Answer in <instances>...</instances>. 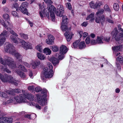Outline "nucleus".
Here are the masks:
<instances>
[{
  "mask_svg": "<svg viewBox=\"0 0 123 123\" xmlns=\"http://www.w3.org/2000/svg\"><path fill=\"white\" fill-rule=\"evenodd\" d=\"M1 80L4 82H9L12 84H13L16 86H17L18 83L19 82V80H18L13 79L11 75L8 76L6 75L5 76L2 75L0 78Z\"/></svg>",
  "mask_w": 123,
  "mask_h": 123,
  "instance_id": "8",
  "label": "nucleus"
},
{
  "mask_svg": "<svg viewBox=\"0 0 123 123\" xmlns=\"http://www.w3.org/2000/svg\"><path fill=\"white\" fill-rule=\"evenodd\" d=\"M29 75V76L31 78H32V77L33 76V73L32 71H31L30 70V71Z\"/></svg>",
  "mask_w": 123,
  "mask_h": 123,
  "instance_id": "63",
  "label": "nucleus"
},
{
  "mask_svg": "<svg viewBox=\"0 0 123 123\" xmlns=\"http://www.w3.org/2000/svg\"><path fill=\"white\" fill-rule=\"evenodd\" d=\"M119 30L122 33H120L118 34L119 32L116 28L114 29L111 33L113 37L115 38L116 41V43L117 44L121 43L122 42V40H123V29L121 28Z\"/></svg>",
  "mask_w": 123,
  "mask_h": 123,
  "instance_id": "4",
  "label": "nucleus"
},
{
  "mask_svg": "<svg viewBox=\"0 0 123 123\" xmlns=\"http://www.w3.org/2000/svg\"><path fill=\"white\" fill-rule=\"evenodd\" d=\"M113 8L116 11H118L119 9L118 5L117 3H115L113 5Z\"/></svg>",
  "mask_w": 123,
  "mask_h": 123,
  "instance_id": "41",
  "label": "nucleus"
},
{
  "mask_svg": "<svg viewBox=\"0 0 123 123\" xmlns=\"http://www.w3.org/2000/svg\"><path fill=\"white\" fill-rule=\"evenodd\" d=\"M0 22L5 28L7 29L8 31H9V30H8V28H7L8 27L7 25H8L9 26V27H11L12 26V24L9 21L5 20V22H4L3 20L2 19L0 20Z\"/></svg>",
  "mask_w": 123,
  "mask_h": 123,
  "instance_id": "16",
  "label": "nucleus"
},
{
  "mask_svg": "<svg viewBox=\"0 0 123 123\" xmlns=\"http://www.w3.org/2000/svg\"><path fill=\"white\" fill-rule=\"evenodd\" d=\"M18 4L17 3H15L13 4V7L15 8H17L18 7Z\"/></svg>",
  "mask_w": 123,
  "mask_h": 123,
  "instance_id": "61",
  "label": "nucleus"
},
{
  "mask_svg": "<svg viewBox=\"0 0 123 123\" xmlns=\"http://www.w3.org/2000/svg\"><path fill=\"white\" fill-rule=\"evenodd\" d=\"M10 31L11 34L14 35L16 37H18V34L16 33L13 30H11L10 29Z\"/></svg>",
  "mask_w": 123,
  "mask_h": 123,
  "instance_id": "51",
  "label": "nucleus"
},
{
  "mask_svg": "<svg viewBox=\"0 0 123 123\" xmlns=\"http://www.w3.org/2000/svg\"><path fill=\"white\" fill-rule=\"evenodd\" d=\"M66 5L68 7L69 10H71L72 9V7L71 6L70 3H67Z\"/></svg>",
  "mask_w": 123,
  "mask_h": 123,
  "instance_id": "57",
  "label": "nucleus"
},
{
  "mask_svg": "<svg viewBox=\"0 0 123 123\" xmlns=\"http://www.w3.org/2000/svg\"><path fill=\"white\" fill-rule=\"evenodd\" d=\"M40 64V62L39 61H35L32 62V68L33 69H35Z\"/></svg>",
  "mask_w": 123,
  "mask_h": 123,
  "instance_id": "26",
  "label": "nucleus"
},
{
  "mask_svg": "<svg viewBox=\"0 0 123 123\" xmlns=\"http://www.w3.org/2000/svg\"><path fill=\"white\" fill-rule=\"evenodd\" d=\"M14 102L13 100L11 99H10L9 100H8L6 102H4L3 104V105H6L9 104H14Z\"/></svg>",
  "mask_w": 123,
  "mask_h": 123,
  "instance_id": "31",
  "label": "nucleus"
},
{
  "mask_svg": "<svg viewBox=\"0 0 123 123\" xmlns=\"http://www.w3.org/2000/svg\"><path fill=\"white\" fill-rule=\"evenodd\" d=\"M85 41L86 44H89L91 42L90 41V38L89 37H87Z\"/></svg>",
  "mask_w": 123,
  "mask_h": 123,
  "instance_id": "53",
  "label": "nucleus"
},
{
  "mask_svg": "<svg viewBox=\"0 0 123 123\" xmlns=\"http://www.w3.org/2000/svg\"><path fill=\"white\" fill-rule=\"evenodd\" d=\"M40 9V10L39 11V14L42 19L43 18V14L44 13L45 10V8L43 5L40 6L39 5Z\"/></svg>",
  "mask_w": 123,
  "mask_h": 123,
  "instance_id": "20",
  "label": "nucleus"
},
{
  "mask_svg": "<svg viewBox=\"0 0 123 123\" xmlns=\"http://www.w3.org/2000/svg\"><path fill=\"white\" fill-rule=\"evenodd\" d=\"M37 100L39 104L41 106H44L47 104L46 100L45 98L42 96H38L37 97Z\"/></svg>",
  "mask_w": 123,
  "mask_h": 123,
  "instance_id": "13",
  "label": "nucleus"
},
{
  "mask_svg": "<svg viewBox=\"0 0 123 123\" xmlns=\"http://www.w3.org/2000/svg\"><path fill=\"white\" fill-rule=\"evenodd\" d=\"M97 40H91L90 43L92 45H95L97 43Z\"/></svg>",
  "mask_w": 123,
  "mask_h": 123,
  "instance_id": "54",
  "label": "nucleus"
},
{
  "mask_svg": "<svg viewBox=\"0 0 123 123\" xmlns=\"http://www.w3.org/2000/svg\"><path fill=\"white\" fill-rule=\"evenodd\" d=\"M4 50L6 52H9L14 55L16 58L20 59L22 56L17 52L15 50L14 47L9 42H6L4 45Z\"/></svg>",
  "mask_w": 123,
  "mask_h": 123,
  "instance_id": "2",
  "label": "nucleus"
},
{
  "mask_svg": "<svg viewBox=\"0 0 123 123\" xmlns=\"http://www.w3.org/2000/svg\"><path fill=\"white\" fill-rule=\"evenodd\" d=\"M121 45H118L112 47V49L113 51L115 52H117L120 51L122 48Z\"/></svg>",
  "mask_w": 123,
  "mask_h": 123,
  "instance_id": "23",
  "label": "nucleus"
},
{
  "mask_svg": "<svg viewBox=\"0 0 123 123\" xmlns=\"http://www.w3.org/2000/svg\"><path fill=\"white\" fill-rule=\"evenodd\" d=\"M123 62V58L121 56H119L117 59V62H116V66L118 70H120L121 68L119 62Z\"/></svg>",
  "mask_w": 123,
  "mask_h": 123,
  "instance_id": "15",
  "label": "nucleus"
},
{
  "mask_svg": "<svg viewBox=\"0 0 123 123\" xmlns=\"http://www.w3.org/2000/svg\"><path fill=\"white\" fill-rule=\"evenodd\" d=\"M16 72L24 80L26 79V78L25 74L24 73L22 72L20 70H16Z\"/></svg>",
  "mask_w": 123,
  "mask_h": 123,
  "instance_id": "21",
  "label": "nucleus"
},
{
  "mask_svg": "<svg viewBox=\"0 0 123 123\" xmlns=\"http://www.w3.org/2000/svg\"><path fill=\"white\" fill-rule=\"evenodd\" d=\"M105 20V17L104 16H103L101 17L100 20V22L102 24V25L104 22Z\"/></svg>",
  "mask_w": 123,
  "mask_h": 123,
  "instance_id": "47",
  "label": "nucleus"
},
{
  "mask_svg": "<svg viewBox=\"0 0 123 123\" xmlns=\"http://www.w3.org/2000/svg\"><path fill=\"white\" fill-rule=\"evenodd\" d=\"M12 117H4L0 116V123H12Z\"/></svg>",
  "mask_w": 123,
  "mask_h": 123,
  "instance_id": "12",
  "label": "nucleus"
},
{
  "mask_svg": "<svg viewBox=\"0 0 123 123\" xmlns=\"http://www.w3.org/2000/svg\"><path fill=\"white\" fill-rule=\"evenodd\" d=\"M34 87L33 86H29L28 87V90L30 91H33L34 89Z\"/></svg>",
  "mask_w": 123,
  "mask_h": 123,
  "instance_id": "50",
  "label": "nucleus"
},
{
  "mask_svg": "<svg viewBox=\"0 0 123 123\" xmlns=\"http://www.w3.org/2000/svg\"><path fill=\"white\" fill-rule=\"evenodd\" d=\"M15 93H19L21 92V90L18 89H14Z\"/></svg>",
  "mask_w": 123,
  "mask_h": 123,
  "instance_id": "52",
  "label": "nucleus"
},
{
  "mask_svg": "<svg viewBox=\"0 0 123 123\" xmlns=\"http://www.w3.org/2000/svg\"><path fill=\"white\" fill-rule=\"evenodd\" d=\"M5 92L9 94L13 95H15V93L14 89H12V90L11 91L6 90L5 91Z\"/></svg>",
  "mask_w": 123,
  "mask_h": 123,
  "instance_id": "35",
  "label": "nucleus"
},
{
  "mask_svg": "<svg viewBox=\"0 0 123 123\" xmlns=\"http://www.w3.org/2000/svg\"><path fill=\"white\" fill-rule=\"evenodd\" d=\"M12 14L14 16H15V17L18 16V15L17 12L15 11H13L12 12Z\"/></svg>",
  "mask_w": 123,
  "mask_h": 123,
  "instance_id": "58",
  "label": "nucleus"
},
{
  "mask_svg": "<svg viewBox=\"0 0 123 123\" xmlns=\"http://www.w3.org/2000/svg\"><path fill=\"white\" fill-rule=\"evenodd\" d=\"M19 35L20 37L22 39H28V35L27 34L22 33H19Z\"/></svg>",
  "mask_w": 123,
  "mask_h": 123,
  "instance_id": "33",
  "label": "nucleus"
},
{
  "mask_svg": "<svg viewBox=\"0 0 123 123\" xmlns=\"http://www.w3.org/2000/svg\"><path fill=\"white\" fill-rule=\"evenodd\" d=\"M94 13H92L86 17V20H88L90 19L91 21H92L94 19Z\"/></svg>",
  "mask_w": 123,
  "mask_h": 123,
  "instance_id": "29",
  "label": "nucleus"
},
{
  "mask_svg": "<svg viewBox=\"0 0 123 123\" xmlns=\"http://www.w3.org/2000/svg\"><path fill=\"white\" fill-rule=\"evenodd\" d=\"M119 30L122 33H120L118 34L119 32L116 28L114 29L111 33L113 37L115 38L116 41V43L117 44L121 43L122 42V40H123V29L121 28Z\"/></svg>",
  "mask_w": 123,
  "mask_h": 123,
  "instance_id": "3",
  "label": "nucleus"
},
{
  "mask_svg": "<svg viewBox=\"0 0 123 123\" xmlns=\"http://www.w3.org/2000/svg\"><path fill=\"white\" fill-rule=\"evenodd\" d=\"M22 91L23 94L19 95V96H18L14 97V99L17 102L20 103L23 102L24 97L30 100H32L33 99L34 96L32 95L29 94L26 91L22 90Z\"/></svg>",
  "mask_w": 123,
  "mask_h": 123,
  "instance_id": "5",
  "label": "nucleus"
},
{
  "mask_svg": "<svg viewBox=\"0 0 123 123\" xmlns=\"http://www.w3.org/2000/svg\"><path fill=\"white\" fill-rule=\"evenodd\" d=\"M22 57L21 58H17L18 59L19 61V64H18V68L20 70H22L25 72L27 71V70L25 68V67L22 66L21 64H23V62L21 60Z\"/></svg>",
  "mask_w": 123,
  "mask_h": 123,
  "instance_id": "17",
  "label": "nucleus"
},
{
  "mask_svg": "<svg viewBox=\"0 0 123 123\" xmlns=\"http://www.w3.org/2000/svg\"><path fill=\"white\" fill-rule=\"evenodd\" d=\"M80 41L79 40H77L75 41L73 43V45L72 46V48L75 49L77 48L78 44Z\"/></svg>",
  "mask_w": 123,
  "mask_h": 123,
  "instance_id": "37",
  "label": "nucleus"
},
{
  "mask_svg": "<svg viewBox=\"0 0 123 123\" xmlns=\"http://www.w3.org/2000/svg\"><path fill=\"white\" fill-rule=\"evenodd\" d=\"M35 90L36 92H38L41 91L42 90V89L39 86H37L35 88Z\"/></svg>",
  "mask_w": 123,
  "mask_h": 123,
  "instance_id": "48",
  "label": "nucleus"
},
{
  "mask_svg": "<svg viewBox=\"0 0 123 123\" xmlns=\"http://www.w3.org/2000/svg\"><path fill=\"white\" fill-rule=\"evenodd\" d=\"M95 20L96 22L97 23H99V22L100 21V18H99V17H96V18Z\"/></svg>",
  "mask_w": 123,
  "mask_h": 123,
  "instance_id": "62",
  "label": "nucleus"
},
{
  "mask_svg": "<svg viewBox=\"0 0 123 123\" xmlns=\"http://www.w3.org/2000/svg\"><path fill=\"white\" fill-rule=\"evenodd\" d=\"M56 57L57 58L54 57H52L50 59V61L52 62L54 66H56L58 65L59 62L58 59H59L57 57Z\"/></svg>",
  "mask_w": 123,
  "mask_h": 123,
  "instance_id": "18",
  "label": "nucleus"
},
{
  "mask_svg": "<svg viewBox=\"0 0 123 123\" xmlns=\"http://www.w3.org/2000/svg\"><path fill=\"white\" fill-rule=\"evenodd\" d=\"M68 49L67 47L63 45H62L60 47V55L56 54V56L58 58L59 60H61L64 57V54L67 52Z\"/></svg>",
  "mask_w": 123,
  "mask_h": 123,
  "instance_id": "9",
  "label": "nucleus"
},
{
  "mask_svg": "<svg viewBox=\"0 0 123 123\" xmlns=\"http://www.w3.org/2000/svg\"><path fill=\"white\" fill-rule=\"evenodd\" d=\"M103 9L99 10L97 12V14L98 15L99 14H100V13L101 14L103 13Z\"/></svg>",
  "mask_w": 123,
  "mask_h": 123,
  "instance_id": "59",
  "label": "nucleus"
},
{
  "mask_svg": "<svg viewBox=\"0 0 123 123\" xmlns=\"http://www.w3.org/2000/svg\"><path fill=\"white\" fill-rule=\"evenodd\" d=\"M47 93V90L45 89L44 88L43 89L41 92L42 94H43L44 95H46Z\"/></svg>",
  "mask_w": 123,
  "mask_h": 123,
  "instance_id": "49",
  "label": "nucleus"
},
{
  "mask_svg": "<svg viewBox=\"0 0 123 123\" xmlns=\"http://www.w3.org/2000/svg\"><path fill=\"white\" fill-rule=\"evenodd\" d=\"M104 9L105 11L109 12H111V10L108 6L107 4H105L104 6Z\"/></svg>",
  "mask_w": 123,
  "mask_h": 123,
  "instance_id": "39",
  "label": "nucleus"
},
{
  "mask_svg": "<svg viewBox=\"0 0 123 123\" xmlns=\"http://www.w3.org/2000/svg\"><path fill=\"white\" fill-rule=\"evenodd\" d=\"M52 48L53 51L54 52L57 51L59 49V48L56 46H52Z\"/></svg>",
  "mask_w": 123,
  "mask_h": 123,
  "instance_id": "43",
  "label": "nucleus"
},
{
  "mask_svg": "<svg viewBox=\"0 0 123 123\" xmlns=\"http://www.w3.org/2000/svg\"><path fill=\"white\" fill-rule=\"evenodd\" d=\"M37 49L38 51L40 52H42L43 50L42 47L41 45L40 44L38 45L37 46Z\"/></svg>",
  "mask_w": 123,
  "mask_h": 123,
  "instance_id": "45",
  "label": "nucleus"
},
{
  "mask_svg": "<svg viewBox=\"0 0 123 123\" xmlns=\"http://www.w3.org/2000/svg\"><path fill=\"white\" fill-rule=\"evenodd\" d=\"M44 0L45 2L49 4H51L53 3L51 0Z\"/></svg>",
  "mask_w": 123,
  "mask_h": 123,
  "instance_id": "55",
  "label": "nucleus"
},
{
  "mask_svg": "<svg viewBox=\"0 0 123 123\" xmlns=\"http://www.w3.org/2000/svg\"><path fill=\"white\" fill-rule=\"evenodd\" d=\"M3 17L4 19H6L7 20H6L8 21H9V20H10L9 16V15L8 14H4L3 16Z\"/></svg>",
  "mask_w": 123,
  "mask_h": 123,
  "instance_id": "42",
  "label": "nucleus"
},
{
  "mask_svg": "<svg viewBox=\"0 0 123 123\" xmlns=\"http://www.w3.org/2000/svg\"><path fill=\"white\" fill-rule=\"evenodd\" d=\"M43 51L45 54L46 55H50L51 53V51L50 49L48 48H45L44 50Z\"/></svg>",
  "mask_w": 123,
  "mask_h": 123,
  "instance_id": "32",
  "label": "nucleus"
},
{
  "mask_svg": "<svg viewBox=\"0 0 123 123\" xmlns=\"http://www.w3.org/2000/svg\"><path fill=\"white\" fill-rule=\"evenodd\" d=\"M57 8V9L59 10H61V11H63V13H64V8L62 5H59L58 6Z\"/></svg>",
  "mask_w": 123,
  "mask_h": 123,
  "instance_id": "44",
  "label": "nucleus"
},
{
  "mask_svg": "<svg viewBox=\"0 0 123 123\" xmlns=\"http://www.w3.org/2000/svg\"><path fill=\"white\" fill-rule=\"evenodd\" d=\"M54 12H49L50 14V17H51V19L52 20V21H54L55 20V16Z\"/></svg>",
  "mask_w": 123,
  "mask_h": 123,
  "instance_id": "38",
  "label": "nucleus"
},
{
  "mask_svg": "<svg viewBox=\"0 0 123 123\" xmlns=\"http://www.w3.org/2000/svg\"><path fill=\"white\" fill-rule=\"evenodd\" d=\"M11 59V58L8 57L7 59L4 60L0 56V63L5 66L8 65L11 69H15L16 68V64Z\"/></svg>",
  "mask_w": 123,
  "mask_h": 123,
  "instance_id": "7",
  "label": "nucleus"
},
{
  "mask_svg": "<svg viewBox=\"0 0 123 123\" xmlns=\"http://www.w3.org/2000/svg\"><path fill=\"white\" fill-rule=\"evenodd\" d=\"M90 7L92 8L95 9L97 8L99 5V4L97 2L94 3L93 1H92L89 4Z\"/></svg>",
  "mask_w": 123,
  "mask_h": 123,
  "instance_id": "22",
  "label": "nucleus"
},
{
  "mask_svg": "<svg viewBox=\"0 0 123 123\" xmlns=\"http://www.w3.org/2000/svg\"><path fill=\"white\" fill-rule=\"evenodd\" d=\"M68 20V18L66 16H63L62 20L61 27L62 30L63 31H66V32L64 33V35L66 36L67 41L69 42L71 40L74 34L71 32H67L68 30H67V23Z\"/></svg>",
  "mask_w": 123,
  "mask_h": 123,
  "instance_id": "1",
  "label": "nucleus"
},
{
  "mask_svg": "<svg viewBox=\"0 0 123 123\" xmlns=\"http://www.w3.org/2000/svg\"><path fill=\"white\" fill-rule=\"evenodd\" d=\"M47 65L48 67L45 68L43 69V75L44 77L46 78H50L53 75V66L51 63L49 62L48 63Z\"/></svg>",
  "mask_w": 123,
  "mask_h": 123,
  "instance_id": "6",
  "label": "nucleus"
},
{
  "mask_svg": "<svg viewBox=\"0 0 123 123\" xmlns=\"http://www.w3.org/2000/svg\"><path fill=\"white\" fill-rule=\"evenodd\" d=\"M110 39V37H103L102 36L99 37L97 36V43L98 44H102L103 43L102 40H104L106 42H108L109 41Z\"/></svg>",
  "mask_w": 123,
  "mask_h": 123,
  "instance_id": "14",
  "label": "nucleus"
},
{
  "mask_svg": "<svg viewBox=\"0 0 123 123\" xmlns=\"http://www.w3.org/2000/svg\"><path fill=\"white\" fill-rule=\"evenodd\" d=\"M55 12L57 16H59L60 17L62 16L63 13V11H61V10H59L58 9H57V10H56Z\"/></svg>",
  "mask_w": 123,
  "mask_h": 123,
  "instance_id": "30",
  "label": "nucleus"
},
{
  "mask_svg": "<svg viewBox=\"0 0 123 123\" xmlns=\"http://www.w3.org/2000/svg\"><path fill=\"white\" fill-rule=\"evenodd\" d=\"M37 56L38 58L41 60H44L45 58L44 56L40 53H37Z\"/></svg>",
  "mask_w": 123,
  "mask_h": 123,
  "instance_id": "36",
  "label": "nucleus"
},
{
  "mask_svg": "<svg viewBox=\"0 0 123 123\" xmlns=\"http://www.w3.org/2000/svg\"><path fill=\"white\" fill-rule=\"evenodd\" d=\"M86 47V44L84 41L81 42L79 44L78 47L80 49H84Z\"/></svg>",
  "mask_w": 123,
  "mask_h": 123,
  "instance_id": "28",
  "label": "nucleus"
},
{
  "mask_svg": "<svg viewBox=\"0 0 123 123\" xmlns=\"http://www.w3.org/2000/svg\"><path fill=\"white\" fill-rule=\"evenodd\" d=\"M10 38L11 41L14 43H18V41L17 40L16 37L12 35H11L10 36Z\"/></svg>",
  "mask_w": 123,
  "mask_h": 123,
  "instance_id": "34",
  "label": "nucleus"
},
{
  "mask_svg": "<svg viewBox=\"0 0 123 123\" xmlns=\"http://www.w3.org/2000/svg\"><path fill=\"white\" fill-rule=\"evenodd\" d=\"M7 32L6 31H4L0 35V47L3 45L5 42L7 37Z\"/></svg>",
  "mask_w": 123,
  "mask_h": 123,
  "instance_id": "11",
  "label": "nucleus"
},
{
  "mask_svg": "<svg viewBox=\"0 0 123 123\" xmlns=\"http://www.w3.org/2000/svg\"><path fill=\"white\" fill-rule=\"evenodd\" d=\"M19 10L24 14L26 13L27 12V10L25 6H21L18 8Z\"/></svg>",
  "mask_w": 123,
  "mask_h": 123,
  "instance_id": "25",
  "label": "nucleus"
},
{
  "mask_svg": "<svg viewBox=\"0 0 123 123\" xmlns=\"http://www.w3.org/2000/svg\"><path fill=\"white\" fill-rule=\"evenodd\" d=\"M19 43L22 47L26 50L32 48V47L29 42H26L23 39H21L20 40Z\"/></svg>",
  "mask_w": 123,
  "mask_h": 123,
  "instance_id": "10",
  "label": "nucleus"
},
{
  "mask_svg": "<svg viewBox=\"0 0 123 123\" xmlns=\"http://www.w3.org/2000/svg\"><path fill=\"white\" fill-rule=\"evenodd\" d=\"M27 2H25L22 3L21 6H25V7L27 6Z\"/></svg>",
  "mask_w": 123,
  "mask_h": 123,
  "instance_id": "64",
  "label": "nucleus"
},
{
  "mask_svg": "<svg viewBox=\"0 0 123 123\" xmlns=\"http://www.w3.org/2000/svg\"><path fill=\"white\" fill-rule=\"evenodd\" d=\"M48 9L49 12H54L56 11V8L53 5L49 4V5L48 6Z\"/></svg>",
  "mask_w": 123,
  "mask_h": 123,
  "instance_id": "24",
  "label": "nucleus"
},
{
  "mask_svg": "<svg viewBox=\"0 0 123 123\" xmlns=\"http://www.w3.org/2000/svg\"><path fill=\"white\" fill-rule=\"evenodd\" d=\"M6 93V92L4 91V92H2V94L1 97L5 98H6L7 97V95Z\"/></svg>",
  "mask_w": 123,
  "mask_h": 123,
  "instance_id": "56",
  "label": "nucleus"
},
{
  "mask_svg": "<svg viewBox=\"0 0 123 123\" xmlns=\"http://www.w3.org/2000/svg\"><path fill=\"white\" fill-rule=\"evenodd\" d=\"M31 105H32L33 106H35V107L37 109H40L41 108V107L39 106L38 104H35L33 102H31Z\"/></svg>",
  "mask_w": 123,
  "mask_h": 123,
  "instance_id": "40",
  "label": "nucleus"
},
{
  "mask_svg": "<svg viewBox=\"0 0 123 123\" xmlns=\"http://www.w3.org/2000/svg\"><path fill=\"white\" fill-rule=\"evenodd\" d=\"M48 39L46 40V42L48 44H52L54 42V38L52 35L49 34L48 37Z\"/></svg>",
  "mask_w": 123,
  "mask_h": 123,
  "instance_id": "19",
  "label": "nucleus"
},
{
  "mask_svg": "<svg viewBox=\"0 0 123 123\" xmlns=\"http://www.w3.org/2000/svg\"><path fill=\"white\" fill-rule=\"evenodd\" d=\"M0 69H1L3 71L5 72H6L8 73H11V71L7 68L6 67L5 65L4 67L2 65L0 66Z\"/></svg>",
  "mask_w": 123,
  "mask_h": 123,
  "instance_id": "27",
  "label": "nucleus"
},
{
  "mask_svg": "<svg viewBox=\"0 0 123 123\" xmlns=\"http://www.w3.org/2000/svg\"><path fill=\"white\" fill-rule=\"evenodd\" d=\"M88 24L87 22H84L81 24L82 26L84 27H86Z\"/></svg>",
  "mask_w": 123,
  "mask_h": 123,
  "instance_id": "60",
  "label": "nucleus"
},
{
  "mask_svg": "<svg viewBox=\"0 0 123 123\" xmlns=\"http://www.w3.org/2000/svg\"><path fill=\"white\" fill-rule=\"evenodd\" d=\"M35 115L34 114H32L31 115H26L25 116V117L29 119H32V117L34 116L35 117Z\"/></svg>",
  "mask_w": 123,
  "mask_h": 123,
  "instance_id": "46",
  "label": "nucleus"
}]
</instances>
